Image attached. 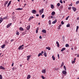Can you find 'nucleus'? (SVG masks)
<instances>
[{
    "mask_svg": "<svg viewBox=\"0 0 79 79\" xmlns=\"http://www.w3.org/2000/svg\"><path fill=\"white\" fill-rule=\"evenodd\" d=\"M0 69H2V70H5V68H4V67L2 66H0Z\"/></svg>",
    "mask_w": 79,
    "mask_h": 79,
    "instance_id": "6",
    "label": "nucleus"
},
{
    "mask_svg": "<svg viewBox=\"0 0 79 79\" xmlns=\"http://www.w3.org/2000/svg\"><path fill=\"white\" fill-rule=\"evenodd\" d=\"M42 73L44 74H45V73H46V69H42Z\"/></svg>",
    "mask_w": 79,
    "mask_h": 79,
    "instance_id": "3",
    "label": "nucleus"
},
{
    "mask_svg": "<svg viewBox=\"0 0 79 79\" xmlns=\"http://www.w3.org/2000/svg\"><path fill=\"white\" fill-rule=\"evenodd\" d=\"M3 19H8V17H4L3 18Z\"/></svg>",
    "mask_w": 79,
    "mask_h": 79,
    "instance_id": "35",
    "label": "nucleus"
},
{
    "mask_svg": "<svg viewBox=\"0 0 79 79\" xmlns=\"http://www.w3.org/2000/svg\"><path fill=\"white\" fill-rule=\"evenodd\" d=\"M56 44H57V47H60V44H59V43H58V41H56Z\"/></svg>",
    "mask_w": 79,
    "mask_h": 79,
    "instance_id": "18",
    "label": "nucleus"
},
{
    "mask_svg": "<svg viewBox=\"0 0 79 79\" xmlns=\"http://www.w3.org/2000/svg\"><path fill=\"white\" fill-rule=\"evenodd\" d=\"M52 58L53 60H55V57H54V56H52Z\"/></svg>",
    "mask_w": 79,
    "mask_h": 79,
    "instance_id": "25",
    "label": "nucleus"
},
{
    "mask_svg": "<svg viewBox=\"0 0 79 79\" xmlns=\"http://www.w3.org/2000/svg\"><path fill=\"white\" fill-rule=\"evenodd\" d=\"M37 32H38V30H36V34H37Z\"/></svg>",
    "mask_w": 79,
    "mask_h": 79,
    "instance_id": "54",
    "label": "nucleus"
},
{
    "mask_svg": "<svg viewBox=\"0 0 79 79\" xmlns=\"http://www.w3.org/2000/svg\"><path fill=\"white\" fill-rule=\"evenodd\" d=\"M60 27L59 26L58 27V29H60Z\"/></svg>",
    "mask_w": 79,
    "mask_h": 79,
    "instance_id": "60",
    "label": "nucleus"
},
{
    "mask_svg": "<svg viewBox=\"0 0 79 79\" xmlns=\"http://www.w3.org/2000/svg\"><path fill=\"white\" fill-rule=\"evenodd\" d=\"M60 3H63V1H62V0H60Z\"/></svg>",
    "mask_w": 79,
    "mask_h": 79,
    "instance_id": "42",
    "label": "nucleus"
},
{
    "mask_svg": "<svg viewBox=\"0 0 79 79\" xmlns=\"http://www.w3.org/2000/svg\"><path fill=\"white\" fill-rule=\"evenodd\" d=\"M11 24H12V23H11L8 24L7 25L6 27L7 28H9V27H10L11 26Z\"/></svg>",
    "mask_w": 79,
    "mask_h": 79,
    "instance_id": "1",
    "label": "nucleus"
},
{
    "mask_svg": "<svg viewBox=\"0 0 79 79\" xmlns=\"http://www.w3.org/2000/svg\"><path fill=\"white\" fill-rule=\"evenodd\" d=\"M42 32H43L44 33H46V32H47V31H46L44 29L42 30Z\"/></svg>",
    "mask_w": 79,
    "mask_h": 79,
    "instance_id": "16",
    "label": "nucleus"
},
{
    "mask_svg": "<svg viewBox=\"0 0 79 79\" xmlns=\"http://www.w3.org/2000/svg\"><path fill=\"white\" fill-rule=\"evenodd\" d=\"M30 27H31V25H29L27 26V30H29Z\"/></svg>",
    "mask_w": 79,
    "mask_h": 79,
    "instance_id": "9",
    "label": "nucleus"
},
{
    "mask_svg": "<svg viewBox=\"0 0 79 79\" xmlns=\"http://www.w3.org/2000/svg\"><path fill=\"white\" fill-rule=\"evenodd\" d=\"M65 47H69V44H66L65 45Z\"/></svg>",
    "mask_w": 79,
    "mask_h": 79,
    "instance_id": "33",
    "label": "nucleus"
},
{
    "mask_svg": "<svg viewBox=\"0 0 79 79\" xmlns=\"http://www.w3.org/2000/svg\"><path fill=\"white\" fill-rule=\"evenodd\" d=\"M20 46L21 47H24V44H23V45H20Z\"/></svg>",
    "mask_w": 79,
    "mask_h": 79,
    "instance_id": "58",
    "label": "nucleus"
},
{
    "mask_svg": "<svg viewBox=\"0 0 79 79\" xmlns=\"http://www.w3.org/2000/svg\"><path fill=\"white\" fill-rule=\"evenodd\" d=\"M26 34V31H24L22 33V35H24Z\"/></svg>",
    "mask_w": 79,
    "mask_h": 79,
    "instance_id": "30",
    "label": "nucleus"
},
{
    "mask_svg": "<svg viewBox=\"0 0 79 79\" xmlns=\"http://www.w3.org/2000/svg\"><path fill=\"white\" fill-rule=\"evenodd\" d=\"M51 15H55V12L54 11L52 12L51 13Z\"/></svg>",
    "mask_w": 79,
    "mask_h": 79,
    "instance_id": "21",
    "label": "nucleus"
},
{
    "mask_svg": "<svg viewBox=\"0 0 79 79\" xmlns=\"http://www.w3.org/2000/svg\"><path fill=\"white\" fill-rule=\"evenodd\" d=\"M32 13L33 14H35L37 13V11L35 10H33L32 11Z\"/></svg>",
    "mask_w": 79,
    "mask_h": 79,
    "instance_id": "4",
    "label": "nucleus"
},
{
    "mask_svg": "<svg viewBox=\"0 0 79 79\" xmlns=\"http://www.w3.org/2000/svg\"><path fill=\"white\" fill-rule=\"evenodd\" d=\"M51 6L52 9H53V8H54V6H53V5L52 4H51Z\"/></svg>",
    "mask_w": 79,
    "mask_h": 79,
    "instance_id": "22",
    "label": "nucleus"
},
{
    "mask_svg": "<svg viewBox=\"0 0 79 79\" xmlns=\"http://www.w3.org/2000/svg\"><path fill=\"white\" fill-rule=\"evenodd\" d=\"M33 18H34V16H32L31 17H30V18L28 20L29 21H31V19H33Z\"/></svg>",
    "mask_w": 79,
    "mask_h": 79,
    "instance_id": "8",
    "label": "nucleus"
},
{
    "mask_svg": "<svg viewBox=\"0 0 79 79\" xmlns=\"http://www.w3.org/2000/svg\"><path fill=\"white\" fill-rule=\"evenodd\" d=\"M43 53H44V51H42L41 52V54H43Z\"/></svg>",
    "mask_w": 79,
    "mask_h": 79,
    "instance_id": "55",
    "label": "nucleus"
},
{
    "mask_svg": "<svg viewBox=\"0 0 79 79\" xmlns=\"http://www.w3.org/2000/svg\"><path fill=\"white\" fill-rule=\"evenodd\" d=\"M27 61H29V59H30V58L31 57V55L27 56Z\"/></svg>",
    "mask_w": 79,
    "mask_h": 79,
    "instance_id": "5",
    "label": "nucleus"
},
{
    "mask_svg": "<svg viewBox=\"0 0 79 79\" xmlns=\"http://www.w3.org/2000/svg\"><path fill=\"white\" fill-rule=\"evenodd\" d=\"M78 29H79V26H77V28H76V29H77V30H78Z\"/></svg>",
    "mask_w": 79,
    "mask_h": 79,
    "instance_id": "48",
    "label": "nucleus"
},
{
    "mask_svg": "<svg viewBox=\"0 0 79 79\" xmlns=\"http://www.w3.org/2000/svg\"><path fill=\"white\" fill-rule=\"evenodd\" d=\"M41 77H42V79H45V77H44V76H42Z\"/></svg>",
    "mask_w": 79,
    "mask_h": 79,
    "instance_id": "46",
    "label": "nucleus"
},
{
    "mask_svg": "<svg viewBox=\"0 0 79 79\" xmlns=\"http://www.w3.org/2000/svg\"><path fill=\"white\" fill-rule=\"evenodd\" d=\"M5 43L7 44H8V42L6 41H5Z\"/></svg>",
    "mask_w": 79,
    "mask_h": 79,
    "instance_id": "50",
    "label": "nucleus"
},
{
    "mask_svg": "<svg viewBox=\"0 0 79 79\" xmlns=\"http://www.w3.org/2000/svg\"><path fill=\"white\" fill-rule=\"evenodd\" d=\"M16 35H19V33L17 31L16 32Z\"/></svg>",
    "mask_w": 79,
    "mask_h": 79,
    "instance_id": "26",
    "label": "nucleus"
},
{
    "mask_svg": "<svg viewBox=\"0 0 79 79\" xmlns=\"http://www.w3.org/2000/svg\"><path fill=\"white\" fill-rule=\"evenodd\" d=\"M23 10V8H19L18 9H15V10Z\"/></svg>",
    "mask_w": 79,
    "mask_h": 79,
    "instance_id": "13",
    "label": "nucleus"
},
{
    "mask_svg": "<svg viewBox=\"0 0 79 79\" xmlns=\"http://www.w3.org/2000/svg\"><path fill=\"white\" fill-rule=\"evenodd\" d=\"M72 64H74V63H75V61L73 60L72 61Z\"/></svg>",
    "mask_w": 79,
    "mask_h": 79,
    "instance_id": "36",
    "label": "nucleus"
},
{
    "mask_svg": "<svg viewBox=\"0 0 79 79\" xmlns=\"http://www.w3.org/2000/svg\"><path fill=\"white\" fill-rule=\"evenodd\" d=\"M8 1H6L5 2L4 4V5H5V6H6V5H7V4H8Z\"/></svg>",
    "mask_w": 79,
    "mask_h": 79,
    "instance_id": "24",
    "label": "nucleus"
},
{
    "mask_svg": "<svg viewBox=\"0 0 79 79\" xmlns=\"http://www.w3.org/2000/svg\"><path fill=\"white\" fill-rule=\"evenodd\" d=\"M46 49H48V50H51V49L50 48V47H46Z\"/></svg>",
    "mask_w": 79,
    "mask_h": 79,
    "instance_id": "19",
    "label": "nucleus"
},
{
    "mask_svg": "<svg viewBox=\"0 0 79 79\" xmlns=\"http://www.w3.org/2000/svg\"><path fill=\"white\" fill-rule=\"evenodd\" d=\"M13 65H14V63H13L11 65L12 66H13Z\"/></svg>",
    "mask_w": 79,
    "mask_h": 79,
    "instance_id": "57",
    "label": "nucleus"
},
{
    "mask_svg": "<svg viewBox=\"0 0 79 79\" xmlns=\"http://www.w3.org/2000/svg\"><path fill=\"white\" fill-rule=\"evenodd\" d=\"M57 21V20H55L54 21L52 22V24H55V23H56Z\"/></svg>",
    "mask_w": 79,
    "mask_h": 79,
    "instance_id": "17",
    "label": "nucleus"
},
{
    "mask_svg": "<svg viewBox=\"0 0 79 79\" xmlns=\"http://www.w3.org/2000/svg\"><path fill=\"white\" fill-rule=\"evenodd\" d=\"M39 27H37L36 30H37L38 31V30H39Z\"/></svg>",
    "mask_w": 79,
    "mask_h": 79,
    "instance_id": "63",
    "label": "nucleus"
},
{
    "mask_svg": "<svg viewBox=\"0 0 79 79\" xmlns=\"http://www.w3.org/2000/svg\"><path fill=\"white\" fill-rule=\"evenodd\" d=\"M57 56L58 58V59H60V55H59V54H57Z\"/></svg>",
    "mask_w": 79,
    "mask_h": 79,
    "instance_id": "44",
    "label": "nucleus"
},
{
    "mask_svg": "<svg viewBox=\"0 0 79 79\" xmlns=\"http://www.w3.org/2000/svg\"><path fill=\"white\" fill-rule=\"evenodd\" d=\"M65 50V48H63L61 50V52H63L64 50Z\"/></svg>",
    "mask_w": 79,
    "mask_h": 79,
    "instance_id": "28",
    "label": "nucleus"
},
{
    "mask_svg": "<svg viewBox=\"0 0 79 79\" xmlns=\"http://www.w3.org/2000/svg\"><path fill=\"white\" fill-rule=\"evenodd\" d=\"M44 55L45 57H47V53H46L45 52H44Z\"/></svg>",
    "mask_w": 79,
    "mask_h": 79,
    "instance_id": "29",
    "label": "nucleus"
},
{
    "mask_svg": "<svg viewBox=\"0 0 79 79\" xmlns=\"http://www.w3.org/2000/svg\"><path fill=\"white\" fill-rule=\"evenodd\" d=\"M69 18V16H68V17H67L66 18V20H68V19Z\"/></svg>",
    "mask_w": 79,
    "mask_h": 79,
    "instance_id": "40",
    "label": "nucleus"
},
{
    "mask_svg": "<svg viewBox=\"0 0 79 79\" xmlns=\"http://www.w3.org/2000/svg\"><path fill=\"white\" fill-rule=\"evenodd\" d=\"M64 68L65 71H66V68L65 65L64 66Z\"/></svg>",
    "mask_w": 79,
    "mask_h": 79,
    "instance_id": "31",
    "label": "nucleus"
},
{
    "mask_svg": "<svg viewBox=\"0 0 79 79\" xmlns=\"http://www.w3.org/2000/svg\"><path fill=\"white\" fill-rule=\"evenodd\" d=\"M13 41H14V39H12V40H10L11 42H13Z\"/></svg>",
    "mask_w": 79,
    "mask_h": 79,
    "instance_id": "47",
    "label": "nucleus"
},
{
    "mask_svg": "<svg viewBox=\"0 0 79 79\" xmlns=\"http://www.w3.org/2000/svg\"><path fill=\"white\" fill-rule=\"evenodd\" d=\"M77 20H79V17H77Z\"/></svg>",
    "mask_w": 79,
    "mask_h": 79,
    "instance_id": "61",
    "label": "nucleus"
},
{
    "mask_svg": "<svg viewBox=\"0 0 79 79\" xmlns=\"http://www.w3.org/2000/svg\"><path fill=\"white\" fill-rule=\"evenodd\" d=\"M72 9H73V11H75L77 10L76 8L74 7H73Z\"/></svg>",
    "mask_w": 79,
    "mask_h": 79,
    "instance_id": "20",
    "label": "nucleus"
},
{
    "mask_svg": "<svg viewBox=\"0 0 79 79\" xmlns=\"http://www.w3.org/2000/svg\"><path fill=\"white\" fill-rule=\"evenodd\" d=\"M23 49H24V47H22L21 46H20L18 48V50H23Z\"/></svg>",
    "mask_w": 79,
    "mask_h": 79,
    "instance_id": "2",
    "label": "nucleus"
},
{
    "mask_svg": "<svg viewBox=\"0 0 79 79\" xmlns=\"http://www.w3.org/2000/svg\"><path fill=\"white\" fill-rule=\"evenodd\" d=\"M39 38H40V39H42V36H40V37H39Z\"/></svg>",
    "mask_w": 79,
    "mask_h": 79,
    "instance_id": "51",
    "label": "nucleus"
},
{
    "mask_svg": "<svg viewBox=\"0 0 79 79\" xmlns=\"http://www.w3.org/2000/svg\"><path fill=\"white\" fill-rule=\"evenodd\" d=\"M30 78H31V75H28L27 76V79H29Z\"/></svg>",
    "mask_w": 79,
    "mask_h": 79,
    "instance_id": "12",
    "label": "nucleus"
},
{
    "mask_svg": "<svg viewBox=\"0 0 79 79\" xmlns=\"http://www.w3.org/2000/svg\"><path fill=\"white\" fill-rule=\"evenodd\" d=\"M63 65H64V62H63L62 63V64L61 65V66H62V67L63 66Z\"/></svg>",
    "mask_w": 79,
    "mask_h": 79,
    "instance_id": "37",
    "label": "nucleus"
},
{
    "mask_svg": "<svg viewBox=\"0 0 79 79\" xmlns=\"http://www.w3.org/2000/svg\"><path fill=\"white\" fill-rule=\"evenodd\" d=\"M66 73H67L66 71L64 70H63L62 71V73H63V74H66Z\"/></svg>",
    "mask_w": 79,
    "mask_h": 79,
    "instance_id": "10",
    "label": "nucleus"
},
{
    "mask_svg": "<svg viewBox=\"0 0 79 79\" xmlns=\"http://www.w3.org/2000/svg\"><path fill=\"white\" fill-rule=\"evenodd\" d=\"M74 61L76 60V58H75L74 59Z\"/></svg>",
    "mask_w": 79,
    "mask_h": 79,
    "instance_id": "59",
    "label": "nucleus"
},
{
    "mask_svg": "<svg viewBox=\"0 0 79 79\" xmlns=\"http://www.w3.org/2000/svg\"><path fill=\"white\" fill-rule=\"evenodd\" d=\"M5 44H3L1 48H5Z\"/></svg>",
    "mask_w": 79,
    "mask_h": 79,
    "instance_id": "23",
    "label": "nucleus"
},
{
    "mask_svg": "<svg viewBox=\"0 0 79 79\" xmlns=\"http://www.w3.org/2000/svg\"><path fill=\"white\" fill-rule=\"evenodd\" d=\"M67 27H70V24H69L66 25Z\"/></svg>",
    "mask_w": 79,
    "mask_h": 79,
    "instance_id": "27",
    "label": "nucleus"
},
{
    "mask_svg": "<svg viewBox=\"0 0 79 79\" xmlns=\"http://www.w3.org/2000/svg\"><path fill=\"white\" fill-rule=\"evenodd\" d=\"M51 18H52V19H53V18H54V17H53V16H51Z\"/></svg>",
    "mask_w": 79,
    "mask_h": 79,
    "instance_id": "52",
    "label": "nucleus"
},
{
    "mask_svg": "<svg viewBox=\"0 0 79 79\" xmlns=\"http://www.w3.org/2000/svg\"><path fill=\"white\" fill-rule=\"evenodd\" d=\"M45 16V15H43L42 16V18H44Z\"/></svg>",
    "mask_w": 79,
    "mask_h": 79,
    "instance_id": "38",
    "label": "nucleus"
},
{
    "mask_svg": "<svg viewBox=\"0 0 79 79\" xmlns=\"http://www.w3.org/2000/svg\"><path fill=\"white\" fill-rule=\"evenodd\" d=\"M11 1H10L7 4V7H8V6H10V4H11Z\"/></svg>",
    "mask_w": 79,
    "mask_h": 79,
    "instance_id": "14",
    "label": "nucleus"
},
{
    "mask_svg": "<svg viewBox=\"0 0 79 79\" xmlns=\"http://www.w3.org/2000/svg\"><path fill=\"white\" fill-rule=\"evenodd\" d=\"M40 55H42V54H41V53H40L38 55V57H39V56H40Z\"/></svg>",
    "mask_w": 79,
    "mask_h": 79,
    "instance_id": "34",
    "label": "nucleus"
},
{
    "mask_svg": "<svg viewBox=\"0 0 79 79\" xmlns=\"http://www.w3.org/2000/svg\"><path fill=\"white\" fill-rule=\"evenodd\" d=\"M3 21V19L2 18L0 17V24Z\"/></svg>",
    "mask_w": 79,
    "mask_h": 79,
    "instance_id": "11",
    "label": "nucleus"
},
{
    "mask_svg": "<svg viewBox=\"0 0 79 79\" xmlns=\"http://www.w3.org/2000/svg\"><path fill=\"white\" fill-rule=\"evenodd\" d=\"M39 16V14H37L36 15V16L38 17V16Z\"/></svg>",
    "mask_w": 79,
    "mask_h": 79,
    "instance_id": "56",
    "label": "nucleus"
},
{
    "mask_svg": "<svg viewBox=\"0 0 79 79\" xmlns=\"http://www.w3.org/2000/svg\"><path fill=\"white\" fill-rule=\"evenodd\" d=\"M3 77H2V75H0V79H2Z\"/></svg>",
    "mask_w": 79,
    "mask_h": 79,
    "instance_id": "32",
    "label": "nucleus"
},
{
    "mask_svg": "<svg viewBox=\"0 0 79 79\" xmlns=\"http://www.w3.org/2000/svg\"><path fill=\"white\" fill-rule=\"evenodd\" d=\"M57 6H60V3H58L57 4Z\"/></svg>",
    "mask_w": 79,
    "mask_h": 79,
    "instance_id": "41",
    "label": "nucleus"
},
{
    "mask_svg": "<svg viewBox=\"0 0 79 79\" xmlns=\"http://www.w3.org/2000/svg\"><path fill=\"white\" fill-rule=\"evenodd\" d=\"M44 8H43L41 10H40L39 11L40 13H44Z\"/></svg>",
    "mask_w": 79,
    "mask_h": 79,
    "instance_id": "7",
    "label": "nucleus"
},
{
    "mask_svg": "<svg viewBox=\"0 0 79 79\" xmlns=\"http://www.w3.org/2000/svg\"><path fill=\"white\" fill-rule=\"evenodd\" d=\"M77 57H79V55H77Z\"/></svg>",
    "mask_w": 79,
    "mask_h": 79,
    "instance_id": "64",
    "label": "nucleus"
},
{
    "mask_svg": "<svg viewBox=\"0 0 79 79\" xmlns=\"http://www.w3.org/2000/svg\"><path fill=\"white\" fill-rule=\"evenodd\" d=\"M19 30L21 31H24V29L22 27H20L19 28Z\"/></svg>",
    "mask_w": 79,
    "mask_h": 79,
    "instance_id": "15",
    "label": "nucleus"
},
{
    "mask_svg": "<svg viewBox=\"0 0 79 79\" xmlns=\"http://www.w3.org/2000/svg\"><path fill=\"white\" fill-rule=\"evenodd\" d=\"M49 24H51V22L50 21V20H49Z\"/></svg>",
    "mask_w": 79,
    "mask_h": 79,
    "instance_id": "49",
    "label": "nucleus"
},
{
    "mask_svg": "<svg viewBox=\"0 0 79 79\" xmlns=\"http://www.w3.org/2000/svg\"><path fill=\"white\" fill-rule=\"evenodd\" d=\"M68 9H69V10H71V6H69L68 8Z\"/></svg>",
    "mask_w": 79,
    "mask_h": 79,
    "instance_id": "45",
    "label": "nucleus"
},
{
    "mask_svg": "<svg viewBox=\"0 0 79 79\" xmlns=\"http://www.w3.org/2000/svg\"><path fill=\"white\" fill-rule=\"evenodd\" d=\"M61 24H64V22H63V21H62L61 22Z\"/></svg>",
    "mask_w": 79,
    "mask_h": 79,
    "instance_id": "43",
    "label": "nucleus"
},
{
    "mask_svg": "<svg viewBox=\"0 0 79 79\" xmlns=\"http://www.w3.org/2000/svg\"><path fill=\"white\" fill-rule=\"evenodd\" d=\"M61 26H62L61 24H60V25H59V27H61Z\"/></svg>",
    "mask_w": 79,
    "mask_h": 79,
    "instance_id": "62",
    "label": "nucleus"
},
{
    "mask_svg": "<svg viewBox=\"0 0 79 79\" xmlns=\"http://www.w3.org/2000/svg\"><path fill=\"white\" fill-rule=\"evenodd\" d=\"M79 3V1H77L76 2V4L77 5V4H78V3Z\"/></svg>",
    "mask_w": 79,
    "mask_h": 79,
    "instance_id": "39",
    "label": "nucleus"
},
{
    "mask_svg": "<svg viewBox=\"0 0 79 79\" xmlns=\"http://www.w3.org/2000/svg\"><path fill=\"white\" fill-rule=\"evenodd\" d=\"M12 69L13 71H14V70H15V67H13V68H12Z\"/></svg>",
    "mask_w": 79,
    "mask_h": 79,
    "instance_id": "53",
    "label": "nucleus"
}]
</instances>
